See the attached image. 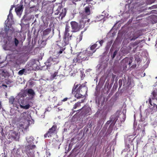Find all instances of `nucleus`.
Here are the masks:
<instances>
[{"label": "nucleus", "mask_w": 157, "mask_h": 157, "mask_svg": "<svg viewBox=\"0 0 157 157\" xmlns=\"http://www.w3.org/2000/svg\"><path fill=\"white\" fill-rule=\"evenodd\" d=\"M103 42L104 41L103 40L97 41L95 44L91 45L90 48H89L83 51L78 56V57L80 59H83V60H88L89 57L95 52L97 49L101 46Z\"/></svg>", "instance_id": "nucleus-1"}, {"label": "nucleus", "mask_w": 157, "mask_h": 157, "mask_svg": "<svg viewBox=\"0 0 157 157\" xmlns=\"http://www.w3.org/2000/svg\"><path fill=\"white\" fill-rule=\"evenodd\" d=\"M9 102L13 106L18 108L19 106L21 108L25 109L29 108L30 105L29 104L26 105V102L24 99L23 97L21 95H18L15 98L11 96L9 98Z\"/></svg>", "instance_id": "nucleus-2"}, {"label": "nucleus", "mask_w": 157, "mask_h": 157, "mask_svg": "<svg viewBox=\"0 0 157 157\" xmlns=\"http://www.w3.org/2000/svg\"><path fill=\"white\" fill-rule=\"evenodd\" d=\"M153 98L152 100L149 98L148 100V103L151 105L153 106V109L152 110L151 108L147 109L145 111L147 115L153 114L155 112H157V90H155L152 92Z\"/></svg>", "instance_id": "nucleus-3"}, {"label": "nucleus", "mask_w": 157, "mask_h": 157, "mask_svg": "<svg viewBox=\"0 0 157 157\" xmlns=\"http://www.w3.org/2000/svg\"><path fill=\"white\" fill-rule=\"evenodd\" d=\"M79 85L75 86L72 90V93L75 94V96L77 98H79L83 96V93L87 92V88L84 84L80 85L78 87Z\"/></svg>", "instance_id": "nucleus-4"}, {"label": "nucleus", "mask_w": 157, "mask_h": 157, "mask_svg": "<svg viewBox=\"0 0 157 157\" xmlns=\"http://www.w3.org/2000/svg\"><path fill=\"white\" fill-rule=\"evenodd\" d=\"M33 137L32 136H30L26 138V140L28 143L30 144V145H28L27 147H26V154L27 156H23V157H34V153L32 150V148H34L35 147V145H31L33 143Z\"/></svg>", "instance_id": "nucleus-5"}, {"label": "nucleus", "mask_w": 157, "mask_h": 157, "mask_svg": "<svg viewBox=\"0 0 157 157\" xmlns=\"http://www.w3.org/2000/svg\"><path fill=\"white\" fill-rule=\"evenodd\" d=\"M91 13L89 6H86L85 8L84 11L83 12V14H82V17H84L80 21V23L82 25L83 23V26L88 23L90 21L89 19H88L86 17L87 16L89 15Z\"/></svg>", "instance_id": "nucleus-6"}, {"label": "nucleus", "mask_w": 157, "mask_h": 157, "mask_svg": "<svg viewBox=\"0 0 157 157\" xmlns=\"http://www.w3.org/2000/svg\"><path fill=\"white\" fill-rule=\"evenodd\" d=\"M11 60L17 65L21 63L22 58L18 54H12L10 56Z\"/></svg>", "instance_id": "nucleus-7"}, {"label": "nucleus", "mask_w": 157, "mask_h": 157, "mask_svg": "<svg viewBox=\"0 0 157 157\" xmlns=\"http://www.w3.org/2000/svg\"><path fill=\"white\" fill-rule=\"evenodd\" d=\"M13 31V29L11 25H10V26L6 25L5 28L6 35L4 37H5L6 36H10L12 34ZM2 37H4V34H1L0 33V41H2Z\"/></svg>", "instance_id": "nucleus-8"}, {"label": "nucleus", "mask_w": 157, "mask_h": 157, "mask_svg": "<svg viewBox=\"0 0 157 157\" xmlns=\"http://www.w3.org/2000/svg\"><path fill=\"white\" fill-rule=\"evenodd\" d=\"M59 62V59L58 57L53 56L50 57L48 59L46 63V64L47 67H49L52 64H55L58 63Z\"/></svg>", "instance_id": "nucleus-9"}, {"label": "nucleus", "mask_w": 157, "mask_h": 157, "mask_svg": "<svg viewBox=\"0 0 157 157\" xmlns=\"http://www.w3.org/2000/svg\"><path fill=\"white\" fill-rule=\"evenodd\" d=\"M72 32H76L78 31L82 27H83L85 25L83 26V23L81 24V27H80L78 25V23L75 21H71L70 23Z\"/></svg>", "instance_id": "nucleus-10"}, {"label": "nucleus", "mask_w": 157, "mask_h": 157, "mask_svg": "<svg viewBox=\"0 0 157 157\" xmlns=\"http://www.w3.org/2000/svg\"><path fill=\"white\" fill-rule=\"evenodd\" d=\"M55 13V14L58 15L59 13V18L62 19L66 15V10L65 8L62 9L61 7H59Z\"/></svg>", "instance_id": "nucleus-11"}, {"label": "nucleus", "mask_w": 157, "mask_h": 157, "mask_svg": "<svg viewBox=\"0 0 157 157\" xmlns=\"http://www.w3.org/2000/svg\"><path fill=\"white\" fill-rule=\"evenodd\" d=\"M135 137H134L132 136H128L125 140V144L126 145V147L127 150L129 148V144H132V142L135 139Z\"/></svg>", "instance_id": "nucleus-12"}, {"label": "nucleus", "mask_w": 157, "mask_h": 157, "mask_svg": "<svg viewBox=\"0 0 157 157\" xmlns=\"http://www.w3.org/2000/svg\"><path fill=\"white\" fill-rule=\"evenodd\" d=\"M71 35H70L69 33L68 32H64L63 36V41L64 43L63 44L62 46H64L69 44V41L71 39Z\"/></svg>", "instance_id": "nucleus-13"}, {"label": "nucleus", "mask_w": 157, "mask_h": 157, "mask_svg": "<svg viewBox=\"0 0 157 157\" xmlns=\"http://www.w3.org/2000/svg\"><path fill=\"white\" fill-rule=\"evenodd\" d=\"M23 9V5L21 4L19 5H17L15 9V12L17 15L19 17H20L22 13Z\"/></svg>", "instance_id": "nucleus-14"}, {"label": "nucleus", "mask_w": 157, "mask_h": 157, "mask_svg": "<svg viewBox=\"0 0 157 157\" xmlns=\"http://www.w3.org/2000/svg\"><path fill=\"white\" fill-rule=\"evenodd\" d=\"M8 75V73L6 71L1 68H0V84L2 83V80Z\"/></svg>", "instance_id": "nucleus-15"}, {"label": "nucleus", "mask_w": 157, "mask_h": 157, "mask_svg": "<svg viewBox=\"0 0 157 157\" xmlns=\"http://www.w3.org/2000/svg\"><path fill=\"white\" fill-rule=\"evenodd\" d=\"M24 116V119L25 120V122L28 123V126L30 124V122H32L31 121V115L26 112L24 113L21 114V116Z\"/></svg>", "instance_id": "nucleus-16"}, {"label": "nucleus", "mask_w": 157, "mask_h": 157, "mask_svg": "<svg viewBox=\"0 0 157 157\" xmlns=\"http://www.w3.org/2000/svg\"><path fill=\"white\" fill-rule=\"evenodd\" d=\"M82 114L84 115H89L91 113V109L88 106H85L82 108Z\"/></svg>", "instance_id": "nucleus-17"}, {"label": "nucleus", "mask_w": 157, "mask_h": 157, "mask_svg": "<svg viewBox=\"0 0 157 157\" xmlns=\"http://www.w3.org/2000/svg\"><path fill=\"white\" fill-rule=\"evenodd\" d=\"M3 47L5 50L12 51L14 48V46L13 43L12 44V43H9L8 44H7L6 43L4 45H3Z\"/></svg>", "instance_id": "nucleus-18"}, {"label": "nucleus", "mask_w": 157, "mask_h": 157, "mask_svg": "<svg viewBox=\"0 0 157 157\" xmlns=\"http://www.w3.org/2000/svg\"><path fill=\"white\" fill-rule=\"evenodd\" d=\"M56 128V126L53 125L52 128L49 129L48 132L44 135L45 138H46L47 137H49L50 136H51L52 133L55 132Z\"/></svg>", "instance_id": "nucleus-19"}, {"label": "nucleus", "mask_w": 157, "mask_h": 157, "mask_svg": "<svg viewBox=\"0 0 157 157\" xmlns=\"http://www.w3.org/2000/svg\"><path fill=\"white\" fill-rule=\"evenodd\" d=\"M117 121V119L114 116H112L110 118V121H107V122L106 124H109L110 123H111V125L112 126V127L111 128V129H112V128L113 125L115 124L116 121ZM111 128H110V129ZM110 129H109L108 130V132L109 130Z\"/></svg>", "instance_id": "nucleus-20"}, {"label": "nucleus", "mask_w": 157, "mask_h": 157, "mask_svg": "<svg viewBox=\"0 0 157 157\" xmlns=\"http://www.w3.org/2000/svg\"><path fill=\"white\" fill-rule=\"evenodd\" d=\"M28 94L29 96V98L32 100L34 97L35 93L33 90L29 89L28 90Z\"/></svg>", "instance_id": "nucleus-21"}, {"label": "nucleus", "mask_w": 157, "mask_h": 157, "mask_svg": "<svg viewBox=\"0 0 157 157\" xmlns=\"http://www.w3.org/2000/svg\"><path fill=\"white\" fill-rule=\"evenodd\" d=\"M105 16L104 15H99L98 16L96 19V22L101 21L102 22H104L105 20Z\"/></svg>", "instance_id": "nucleus-22"}, {"label": "nucleus", "mask_w": 157, "mask_h": 157, "mask_svg": "<svg viewBox=\"0 0 157 157\" xmlns=\"http://www.w3.org/2000/svg\"><path fill=\"white\" fill-rule=\"evenodd\" d=\"M133 59V57H130L129 58L127 57L123 60V62H126L127 61L128 62V64L129 65H131V63L132 62V59Z\"/></svg>", "instance_id": "nucleus-23"}, {"label": "nucleus", "mask_w": 157, "mask_h": 157, "mask_svg": "<svg viewBox=\"0 0 157 157\" xmlns=\"http://www.w3.org/2000/svg\"><path fill=\"white\" fill-rule=\"evenodd\" d=\"M139 36L136 33H134L130 37H129L128 39L130 40H135V39L138 38Z\"/></svg>", "instance_id": "nucleus-24"}, {"label": "nucleus", "mask_w": 157, "mask_h": 157, "mask_svg": "<svg viewBox=\"0 0 157 157\" xmlns=\"http://www.w3.org/2000/svg\"><path fill=\"white\" fill-rule=\"evenodd\" d=\"M26 73V70L25 69H23L19 71L18 73L19 75H22Z\"/></svg>", "instance_id": "nucleus-25"}, {"label": "nucleus", "mask_w": 157, "mask_h": 157, "mask_svg": "<svg viewBox=\"0 0 157 157\" xmlns=\"http://www.w3.org/2000/svg\"><path fill=\"white\" fill-rule=\"evenodd\" d=\"M82 52H80V53H79V54L78 55L77 57V58H75L74 59H73V62H78V60H82L83 61L84 60H83V59H80L78 57V56L81 53H82Z\"/></svg>", "instance_id": "nucleus-26"}, {"label": "nucleus", "mask_w": 157, "mask_h": 157, "mask_svg": "<svg viewBox=\"0 0 157 157\" xmlns=\"http://www.w3.org/2000/svg\"><path fill=\"white\" fill-rule=\"evenodd\" d=\"M83 102V101H82L81 102H77L76 103H75L74 105V106L73 107L74 109H75L77 108H79L80 106V103L82 102Z\"/></svg>", "instance_id": "nucleus-27"}, {"label": "nucleus", "mask_w": 157, "mask_h": 157, "mask_svg": "<svg viewBox=\"0 0 157 157\" xmlns=\"http://www.w3.org/2000/svg\"><path fill=\"white\" fill-rule=\"evenodd\" d=\"M121 116L122 117V119L121 120V122H124L125 121L126 118L125 115L124 113H122L121 114Z\"/></svg>", "instance_id": "nucleus-28"}, {"label": "nucleus", "mask_w": 157, "mask_h": 157, "mask_svg": "<svg viewBox=\"0 0 157 157\" xmlns=\"http://www.w3.org/2000/svg\"><path fill=\"white\" fill-rule=\"evenodd\" d=\"M57 71L55 72L53 74H52L51 77V80H53L55 78V77L57 76Z\"/></svg>", "instance_id": "nucleus-29"}, {"label": "nucleus", "mask_w": 157, "mask_h": 157, "mask_svg": "<svg viewBox=\"0 0 157 157\" xmlns=\"http://www.w3.org/2000/svg\"><path fill=\"white\" fill-rule=\"evenodd\" d=\"M18 136V133L15 132H13L12 136L13 138L14 139H16V137Z\"/></svg>", "instance_id": "nucleus-30"}, {"label": "nucleus", "mask_w": 157, "mask_h": 157, "mask_svg": "<svg viewBox=\"0 0 157 157\" xmlns=\"http://www.w3.org/2000/svg\"><path fill=\"white\" fill-rule=\"evenodd\" d=\"M13 18V14L11 12H9V14L8 16L7 20H10V19L12 20Z\"/></svg>", "instance_id": "nucleus-31"}, {"label": "nucleus", "mask_w": 157, "mask_h": 157, "mask_svg": "<svg viewBox=\"0 0 157 157\" xmlns=\"http://www.w3.org/2000/svg\"><path fill=\"white\" fill-rule=\"evenodd\" d=\"M140 130V132L141 131V136H144L145 134V132L144 131V127L143 126V127L142 130Z\"/></svg>", "instance_id": "nucleus-32"}, {"label": "nucleus", "mask_w": 157, "mask_h": 157, "mask_svg": "<svg viewBox=\"0 0 157 157\" xmlns=\"http://www.w3.org/2000/svg\"><path fill=\"white\" fill-rule=\"evenodd\" d=\"M70 27L68 25H66L65 30V32L68 33L70 31Z\"/></svg>", "instance_id": "nucleus-33"}, {"label": "nucleus", "mask_w": 157, "mask_h": 157, "mask_svg": "<svg viewBox=\"0 0 157 157\" xmlns=\"http://www.w3.org/2000/svg\"><path fill=\"white\" fill-rule=\"evenodd\" d=\"M18 40L16 38H15L14 39L13 43L15 44L14 46H17L18 44Z\"/></svg>", "instance_id": "nucleus-34"}, {"label": "nucleus", "mask_w": 157, "mask_h": 157, "mask_svg": "<svg viewBox=\"0 0 157 157\" xmlns=\"http://www.w3.org/2000/svg\"><path fill=\"white\" fill-rule=\"evenodd\" d=\"M155 0H147L146 3L147 4H150L153 3Z\"/></svg>", "instance_id": "nucleus-35"}, {"label": "nucleus", "mask_w": 157, "mask_h": 157, "mask_svg": "<svg viewBox=\"0 0 157 157\" xmlns=\"http://www.w3.org/2000/svg\"><path fill=\"white\" fill-rule=\"evenodd\" d=\"M152 19H153L155 23L157 22V16L154 15L152 17Z\"/></svg>", "instance_id": "nucleus-36"}, {"label": "nucleus", "mask_w": 157, "mask_h": 157, "mask_svg": "<svg viewBox=\"0 0 157 157\" xmlns=\"http://www.w3.org/2000/svg\"><path fill=\"white\" fill-rule=\"evenodd\" d=\"M117 50H116L114 52L113 55L111 56V58H112V59H113L116 56L117 53Z\"/></svg>", "instance_id": "nucleus-37"}, {"label": "nucleus", "mask_w": 157, "mask_h": 157, "mask_svg": "<svg viewBox=\"0 0 157 157\" xmlns=\"http://www.w3.org/2000/svg\"><path fill=\"white\" fill-rule=\"evenodd\" d=\"M140 121H141L142 122L144 121L145 120V119L144 118V117L142 118V116L141 113H140Z\"/></svg>", "instance_id": "nucleus-38"}, {"label": "nucleus", "mask_w": 157, "mask_h": 157, "mask_svg": "<svg viewBox=\"0 0 157 157\" xmlns=\"http://www.w3.org/2000/svg\"><path fill=\"white\" fill-rule=\"evenodd\" d=\"M124 48H121V51L123 52V53L124 54H127L129 52V51H124Z\"/></svg>", "instance_id": "nucleus-39"}, {"label": "nucleus", "mask_w": 157, "mask_h": 157, "mask_svg": "<svg viewBox=\"0 0 157 157\" xmlns=\"http://www.w3.org/2000/svg\"><path fill=\"white\" fill-rule=\"evenodd\" d=\"M65 49V48H62L61 49H60V50L59 51V53L60 54H61L62 52H63V51H64V50Z\"/></svg>", "instance_id": "nucleus-40"}, {"label": "nucleus", "mask_w": 157, "mask_h": 157, "mask_svg": "<svg viewBox=\"0 0 157 157\" xmlns=\"http://www.w3.org/2000/svg\"><path fill=\"white\" fill-rule=\"evenodd\" d=\"M157 8V6L156 5H154L152 6L149 7V9H151L154 8Z\"/></svg>", "instance_id": "nucleus-41"}, {"label": "nucleus", "mask_w": 157, "mask_h": 157, "mask_svg": "<svg viewBox=\"0 0 157 157\" xmlns=\"http://www.w3.org/2000/svg\"><path fill=\"white\" fill-rule=\"evenodd\" d=\"M73 67V66L72 65H71L69 66V67H70V68L68 70H67L68 71V72H70L71 71L72 69L71 67Z\"/></svg>", "instance_id": "nucleus-42"}, {"label": "nucleus", "mask_w": 157, "mask_h": 157, "mask_svg": "<svg viewBox=\"0 0 157 157\" xmlns=\"http://www.w3.org/2000/svg\"><path fill=\"white\" fill-rule=\"evenodd\" d=\"M81 0H72V2L74 4H75V2L78 1H80Z\"/></svg>", "instance_id": "nucleus-43"}, {"label": "nucleus", "mask_w": 157, "mask_h": 157, "mask_svg": "<svg viewBox=\"0 0 157 157\" xmlns=\"http://www.w3.org/2000/svg\"><path fill=\"white\" fill-rule=\"evenodd\" d=\"M46 155H47V157H48V156H50V154L49 152H46Z\"/></svg>", "instance_id": "nucleus-44"}, {"label": "nucleus", "mask_w": 157, "mask_h": 157, "mask_svg": "<svg viewBox=\"0 0 157 157\" xmlns=\"http://www.w3.org/2000/svg\"><path fill=\"white\" fill-rule=\"evenodd\" d=\"M13 6H11V8H10V12H11V11L13 10Z\"/></svg>", "instance_id": "nucleus-45"}, {"label": "nucleus", "mask_w": 157, "mask_h": 157, "mask_svg": "<svg viewBox=\"0 0 157 157\" xmlns=\"http://www.w3.org/2000/svg\"><path fill=\"white\" fill-rule=\"evenodd\" d=\"M67 98H64V99H63L62 101H67Z\"/></svg>", "instance_id": "nucleus-46"}, {"label": "nucleus", "mask_w": 157, "mask_h": 157, "mask_svg": "<svg viewBox=\"0 0 157 157\" xmlns=\"http://www.w3.org/2000/svg\"><path fill=\"white\" fill-rule=\"evenodd\" d=\"M2 86L5 88H6L7 87V85H6L3 84H2Z\"/></svg>", "instance_id": "nucleus-47"}, {"label": "nucleus", "mask_w": 157, "mask_h": 157, "mask_svg": "<svg viewBox=\"0 0 157 157\" xmlns=\"http://www.w3.org/2000/svg\"><path fill=\"white\" fill-rule=\"evenodd\" d=\"M20 126L21 128H24V127H22L23 125H22V124H20Z\"/></svg>", "instance_id": "nucleus-48"}, {"label": "nucleus", "mask_w": 157, "mask_h": 157, "mask_svg": "<svg viewBox=\"0 0 157 157\" xmlns=\"http://www.w3.org/2000/svg\"><path fill=\"white\" fill-rule=\"evenodd\" d=\"M140 126H141V125H138V128H140Z\"/></svg>", "instance_id": "nucleus-49"}, {"label": "nucleus", "mask_w": 157, "mask_h": 157, "mask_svg": "<svg viewBox=\"0 0 157 157\" xmlns=\"http://www.w3.org/2000/svg\"><path fill=\"white\" fill-rule=\"evenodd\" d=\"M134 119L135 120V115H134Z\"/></svg>", "instance_id": "nucleus-50"}, {"label": "nucleus", "mask_w": 157, "mask_h": 157, "mask_svg": "<svg viewBox=\"0 0 157 157\" xmlns=\"http://www.w3.org/2000/svg\"><path fill=\"white\" fill-rule=\"evenodd\" d=\"M135 124H136L135 123V122H134V126H135Z\"/></svg>", "instance_id": "nucleus-51"}, {"label": "nucleus", "mask_w": 157, "mask_h": 157, "mask_svg": "<svg viewBox=\"0 0 157 157\" xmlns=\"http://www.w3.org/2000/svg\"><path fill=\"white\" fill-rule=\"evenodd\" d=\"M1 105V101H0V105Z\"/></svg>", "instance_id": "nucleus-52"}, {"label": "nucleus", "mask_w": 157, "mask_h": 157, "mask_svg": "<svg viewBox=\"0 0 157 157\" xmlns=\"http://www.w3.org/2000/svg\"><path fill=\"white\" fill-rule=\"evenodd\" d=\"M129 48V50H131V48L130 47Z\"/></svg>", "instance_id": "nucleus-53"}, {"label": "nucleus", "mask_w": 157, "mask_h": 157, "mask_svg": "<svg viewBox=\"0 0 157 157\" xmlns=\"http://www.w3.org/2000/svg\"><path fill=\"white\" fill-rule=\"evenodd\" d=\"M12 110H13V109H11V111H12ZM11 112V111H10V112Z\"/></svg>", "instance_id": "nucleus-54"}, {"label": "nucleus", "mask_w": 157, "mask_h": 157, "mask_svg": "<svg viewBox=\"0 0 157 157\" xmlns=\"http://www.w3.org/2000/svg\"><path fill=\"white\" fill-rule=\"evenodd\" d=\"M5 82H6V79H5Z\"/></svg>", "instance_id": "nucleus-55"}, {"label": "nucleus", "mask_w": 157, "mask_h": 157, "mask_svg": "<svg viewBox=\"0 0 157 157\" xmlns=\"http://www.w3.org/2000/svg\"><path fill=\"white\" fill-rule=\"evenodd\" d=\"M120 80H119V82H120Z\"/></svg>", "instance_id": "nucleus-56"}, {"label": "nucleus", "mask_w": 157, "mask_h": 157, "mask_svg": "<svg viewBox=\"0 0 157 157\" xmlns=\"http://www.w3.org/2000/svg\"><path fill=\"white\" fill-rule=\"evenodd\" d=\"M136 4V5H138V3H137Z\"/></svg>", "instance_id": "nucleus-57"}, {"label": "nucleus", "mask_w": 157, "mask_h": 157, "mask_svg": "<svg viewBox=\"0 0 157 157\" xmlns=\"http://www.w3.org/2000/svg\"><path fill=\"white\" fill-rule=\"evenodd\" d=\"M154 10H152V11H154Z\"/></svg>", "instance_id": "nucleus-58"}]
</instances>
